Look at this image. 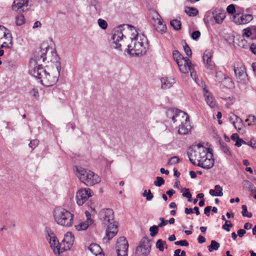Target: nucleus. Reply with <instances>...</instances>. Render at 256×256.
<instances>
[{"label": "nucleus", "mask_w": 256, "mask_h": 256, "mask_svg": "<svg viewBox=\"0 0 256 256\" xmlns=\"http://www.w3.org/2000/svg\"><path fill=\"white\" fill-rule=\"evenodd\" d=\"M176 112H177L175 114L174 118L172 121L174 124H176V126L182 124V122L189 120L188 116L185 112L179 110Z\"/></svg>", "instance_id": "nucleus-16"}, {"label": "nucleus", "mask_w": 256, "mask_h": 256, "mask_svg": "<svg viewBox=\"0 0 256 256\" xmlns=\"http://www.w3.org/2000/svg\"><path fill=\"white\" fill-rule=\"evenodd\" d=\"M94 195V192L89 188H82L76 192V200L78 205L82 206L84 202Z\"/></svg>", "instance_id": "nucleus-10"}, {"label": "nucleus", "mask_w": 256, "mask_h": 256, "mask_svg": "<svg viewBox=\"0 0 256 256\" xmlns=\"http://www.w3.org/2000/svg\"><path fill=\"white\" fill-rule=\"evenodd\" d=\"M0 49L2 48L10 50L13 46L12 37L9 30L2 26L0 28Z\"/></svg>", "instance_id": "nucleus-8"}, {"label": "nucleus", "mask_w": 256, "mask_h": 256, "mask_svg": "<svg viewBox=\"0 0 256 256\" xmlns=\"http://www.w3.org/2000/svg\"><path fill=\"white\" fill-rule=\"evenodd\" d=\"M253 18L252 16L250 14H241L238 12L232 16V21L238 24H246Z\"/></svg>", "instance_id": "nucleus-13"}, {"label": "nucleus", "mask_w": 256, "mask_h": 256, "mask_svg": "<svg viewBox=\"0 0 256 256\" xmlns=\"http://www.w3.org/2000/svg\"><path fill=\"white\" fill-rule=\"evenodd\" d=\"M167 248V245L165 241H163L162 240H158L156 242V248L159 250L160 252H163L164 250V246Z\"/></svg>", "instance_id": "nucleus-39"}, {"label": "nucleus", "mask_w": 256, "mask_h": 256, "mask_svg": "<svg viewBox=\"0 0 256 256\" xmlns=\"http://www.w3.org/2000/svg\"><path fill=\"white\" fill-rule=\"evenodd\" d=\"M160 22H161L155 24V29L160 34H164L166 32L167 28L166 25L164 23V20Z\"/></svg>", "instance_id": "nucleus-28"}, {"label": "nucleus", "mask_w": 256, "mask_h": 256, "mask_svg": "<svg viewBox=\"0 0 256 256\" xmlns=\"http://www.w3.org/2000/svg\"><path fill=\"white\" fill-rule=\"evenodd\" d=\"M219 144L221 150L226 154L228 156L231 155V151L226 143L224 142L222 140H219Z\"/></svg>", "instance_id": "nucleus-26"}, {"label": "nucleus", "mask_w": 256, "mask_h": 256, "mask_svg": "<svg viewBox=\"0 0 256 256\" xmlns=\"http://www.w3.org/2000/svg\"><path fill=\"white\" fill-rule=\"evenodd\" d=\"M179 160L177 156L172 157L169 160L168 164L171 165L176 164L179 162Z\"/></svg>", "instance_id": "nucleus-56"}, {"label": "nucleus", "mask_w": 256, "mask_h": 256, "mask_svg": "<svg viewBox=\"0 0 256 256\" xmlns=\"http://www.w3.org/2000/svg\"><path fill=\"white\" fill-rule=\"evenodd\" d=\"M99 218L102 222L106 225V236L104 238L106 242L110 240L118 233V225L114 220V212L112 209L102 210L99 213Z\"/></svg>", "instance_id": "nucleus-2"}, {"label": "nucleus", "mask_w": 256, "mask_h": 256, "mask_svg": "<svg viewBox=\"0 0 256 256\" xmlns=\"http://www.w3.org/2000/svg\"><path fill=\"white\" fill-rule=\"evenodd\" d=\"M220 247V244L214 240H212L210 244L208 246V250L210 252L214 250H217Z\"/></svg>", "instance_id": "nucleus-36"}, {"label": "nucleus", "mask_w": 256, "mask_h": 256, "mask_svg": "<svg viewBox=\"0 0 256 256\" xmlns=\"http://www.w3.org/2000/svg\"><path fill=\"white\" fill-rule=\"evenodd\" d=\"M178 66L180 70L184 74H188L189 72H191L192 69V64L190 60L186 58L183 60H181ZM190 74L192 76V72H190Z\"/></svg>", "instance_id": "nucleus-15"}, {"label": "nucleus", "mask_w": 256, "mask_h": 256, "mask_svg": "<svg viewBox=\"0 0 256 256\" xmlns=\"http://www.w3.org/2000/svg\"><path fill=\"white\" fill-rule=\"evenodd\" d=\"M174 244L177 246H188L189 244L188 242L186 240H181L180 241H176L174 242Z\"/></svg>", "instance_id": "nucleus-55"}, {"label": "nucleus", "mask_w": 256, "mask_h": 256, "mask_svg": "<svg viewBox=\"0 0 256 256\" xmlns=\"http://www.w3.org/2000/svg\"><path fill=\"white\" fill-rule=\"evenodd\" d=\"M242 214L243 216L248 217V218H250L252 216V214L250 212H248L247 210V206L246 205H242Z\"/></svg>", "instance_id": "nucleus-44"}, {"label": "nucleus", "mask_w": 256, "mask_h": 256, "mask_svg": "<svg viewBox=\"0 0 256 256\" xmlns=\"http://www.w3.org/2000/svg\"><path fill=\"white\" fill-rule=\"evenodd\" d=\"M162 88L168 89L172 87L175 82L174 79L172 78H163L161 79Z\"/></svg>", "instance_id": "nucleus-20"}, {"label": "nucleus", "mask_w": 256, "mask_h": 256, "mask_svg": "<svg viewBox=\"0 0 256 256\" xmlns=\"http://www.w3.org/2000/svg\"><path fill=\"white\" fill-rule=\"evenodd\" d=\"M90 251L91 252L97 256L98 254L100 252V246L95 244H91L88 248Z\"/></svg>", "instance_id": "nucleus-30"}, {"label": "nucleus", "mask_w": 256, "mask_h": 256, "mask_svg": "<svg viewBox=\"0 0 256 256\" xmlns=\"http://www.w3.org/2000/svg\"><path fill=\"white\" fill-rule=\"evenodd\" d=\"M98 23L100 27L103 30H106L108 27L107 22L104 20L99 18L98 20Z\"/></svg>", "instance_id": "nucleus-49"}, {"label": "nucleus", "mask_w": 256, "mask_h": 256, "mask_svg": "<svg viewBox=\"0 0 256 256\" xmlns=\"http://www.w3.org/2000/svg\"><path fill=\"white\" fill-rule=\"evenodd\" d=\"M191 126L190 124L189 120H186L185 122H182L178 125V133L180 134L185 135L189 133L191 130Z\"/></svg>", "instance_id": "nucleus-18"}, {"label": "nucleus", "mask_w": 256, "mask_h": 256, "mask_svg": "<svg viewBox=\"0 0 256 256\" xmlns=\"http://www.w3.org/2000/svg\"><path fill=\"white\" fill-rule=\"evenodd\" d=\"M74 236L70 232H68L64 235L62 242L66 244L65 249H70L74 244Z\"/></svg>", "instance_id": "nucleus-19"}, {"label": "nucleus", "mask_w": 256, "mask_h": 256, "mask_svg": "<svg viewBox=\"0 0 256 256\" xmlns=\"http://www.w3.org/2000/svg\"><path fill=\"white\" fill-rule=\"evenodd\" d=\"M24 23V18L22 14L18 15L16 17V24L18 26H22Z\"/></svg>", "instance_id": "nucleus-46"}, {"label": "nucleus", "mask_w": 256, "mask_h": 256, "mask_svg": "<svg viewBox=\"0 0 256 256\" xmlns=\"http://www.w3.org/2000/svg\"><path fill=\"white\" fill-rule=\"evenodd\" d=\"M232 224L231 223L230 221V220H226L225 224L222 226V228L224 230H226V232H230V229L229 228L230 227H232Z\"/></svg>", "instance_id": "nucleus-52"}, {"label": "nucleus", "mask_w": 256, "mask_h": 256, "mask_svg": "<svg viewBox=\"0 0 256 256\" xmlns=\"http://www.w3.org/2000/svg\"><path fill=\"white\" fill-rule=\"evenodd\" d=\"M54 216L56 222L64 227H70L72 225L74 215L68 210L58 208L54 212Z\"/></svg>", "instance_id": "nucleus-5"}, {"label": "nucleus", "mask_w": 256, "mask_h": 256, "mask_svg": "<svg viewBox=\"0 0 256 256\" xmlns=\"http://www.w3.org/2000/svg\"><path fill=\"white\" fill-rule=\"evenodd\" d=\"M246 144H247L252 148H256V140L254 139H252L250 141L246 142Z\"/></svg>", "instance_id": "nucleus-59"}, {"label": "nucleus", "mask_w": 256, "mask_h": 256, "mask_svg": "<svg viewBox=\"0 0 256 256\" xmlns=\"http://www.w3.org/2000/svg\"><path fill=\"white\" fill-rule=\"evenodd\" d=\"M244 186L250 192H254L256 190L254 186L250 182L247 180L244 181Z\"/></svg>", "instance_id": "nucleus-37"}, {"label": "nucleus", "mask_w": 256, "mask_h": 256, "mask_svg": "<svg viewBox=\"0 0 256 256\" xmlns=\"http://www.w3.org/2000/svg\"><path fill=\"white\" fill-rule=\"evenodd\" d=\"M232 124L238 132H240V131L244 128L242 120L239 117H236V121H233Z\"/></svg>", "instance_id": "nucleus-23"}, {"label": "nucleus", "mask_w": 256, "mask_h": 256, "mask_svg": "<svg viewBox=\"0 0 256 256\" xmlns=\"http://www.w3.org/2000/svg\"><path fill=\"white\" fill-rule=\"evenodd\" d=\"M228 13L230 14H234L236 12V10L234 4L229 5L226 8Z\"/></svg>", "instance_id": "nucleus-54"}, {"label": "nucleus", "mask_w": 256, "mask_h": 256, "mask_svg": "<svg viewBox=\"0 0 256 256\" xmlns=\"http://www.w3.org/2000/svg\"><path fill=\"white\" fill-rule=\"evenodd\" d=\"M45 232L46 233V238L48 240V242L57 238L54 232L50 228L46 227L45 228Z\"/></svg>", "instance_id": "nucleus-24"}, {"label": "nucleus", "mask_w": 256, "mask_h": 256, "mask_svg": "<svg viewBox=\"0 0 256 256\" xmlns=\"http://www.w3.org/2000/svg\"><path fill=\"white\" fill-rule=\"evenodd\" d=\"M212 56V52L210 50H206L203 56V60L204 64H206V66L210 68H212L210 67L212 66L211 59Z\"/></svg>", "instance_id": "nucleus-21"}, {"label": "nucleus", "mask_w": 256, "mask_h": 256, "mask_svg": "<svg viewBox=\"0 0 256 256\" xmlns=\"http://www.w3.org/2000/svg\"><path fill=\"white\" fill-rule=\"evenodd\" d=\"M133 31L136 32L135 28L130 24H123L117 26L114 30L112 36V42L111 47L114 49L122 50V46L124 44V38H126L127 34Z\"/></svg>", "instance_id": "nucleus-3"}, {"label": "nucleus", "mask_w": 256, "mask_h": 256, "mask_svg": "<svg viewBox=\"0 0 256 256\" xmlns=\"http://www.w3.org/2000/svg\"><path fill=\"white\" fill-rule=\"evenodd\" d=\"M178 109H169L166 112L168 118L171 119L172 121L174 118L175 114H176Z\"/></svg>", "instance_id": "nucleus-41"}, {"label": "nucleus", "mask_w": 256, "mask_h": 256, "mask_svg": "<svg viewBox=\"0 0 256 256\" xmlns=\"http://www.w3.org/2000/svg\"><path fill=\"white\" fill-rule=\"evenodd\" d=\"M151 15L152 18L154 21V24L161 22H162L163 20L162 19L160 14L156 11L153 10L151 12Z\"/></svg>", "instance_id": "nucleus-32"}, {"label": "nucleus", "mask_w": 256, "mask_h": 256, "mask_svg": "<svg viewBox=\"0 0 256 256\" xmlns=\"http://www.w3.org/2000/svg\"><path fill=\"white\" fill-rule=\"evenodd\" d=\"M66 244L62 242V241L58 244V252H56H56H54V254L58 255V256H60V255L63 252L66 251V250H69L70 249H65V246H66Z\"/></svg>", "instance_id": "nucleus-35"}, {"label": "nucleus", "mask_w": 256, "mask_h": 256, "mask_svg": "<svg viewBox=\"0 0 256 256\" xmlns=\"http://www.w3.org/2000/svg\"><path fill=\"white\" fill-rule=\"evenodd\" d=\"M147 46L146 37L136 34L134 38H131V42L127 46V52L132 56H142L146 53Z\"/></svg>", "instance_id": "nucleus-4"}, {"label": "nucleus", "mask_w": 256, "mask_h": 256, "mask_svg": "<svg viewBox=\"0 0 256 256\" xmlns=\"http://www.w3.org/2000/svg\"><path fill=\"white\" fill-rule=\"evenodd\" d=\"M216 192L217 196H222L223 195L222 188L220 185L215 186Z\"/></svg>", "instance_id": "nucleus-53"}, {"label": "nucleus", "mask_w": 256, "mask_h": 256, "mask_svg": "<svg viewBox=\"0 0 256 256\" xmlns=\"http://www.w3.org/2000/svg\"><path fill=\"white\" fill-rule=\"evenodd\" d=\"M80 180L86 186H90L100 182L99 176L90 170L80 168H76Z\"/></svg>", "instance_id": "nucleus-6"}, {"label": "nucleus", "mask_w": 256, "mask_h": 256, "mask_svg": "<svg viewBox=\"0 0 256 256\" xmlns=\"http://www.w3.org/2000/svg\"><path fill=\"white\" fill-rule=\"evenodd\" d=\"M38 143L39 141L36 139L31 140L28 146L32 148V150L38 145Z\"/></svg>", "instance_id": "nucleus-51"}, {"label": "nucleus", "mask_w": 256, "mask_h": 256, "mask_svg": "<svg viewBox=\"0 0 256 256\" xmlns=\"http://www.w3.org/2000/svg\"><path fill=\"white\" fill-rule=\"evenodd\" d=\"M246 122L248 123V126H253L256 125V118L254 115H249L246 120Z\"/></svg>", "instance_id": "nucleus-40"}, {"label": "nucleus", "mask_w": 256, "mask_h": 256, "mask_svg": "<svg viewBox=\"0 0 256 256\" xmlns=\"http://www.w3.org/2000/svg\"><path fill=\"white\" fill-rule=\"evenodd\" d=\"M150 252V251L148 250L146 252V250L142 248V246H138L136 248V256H147Z\"/></svg>", "instance_id": "nucleus-33"}, {"label": "nucleus", "mask_w": 256, "mask_h": 256, "mask_svg": "<svg viewBox=\"0 0 256 256\" xmlns=\"http://www.w3.org/2000/svg\"><path fill=\"white\" fill-rule=\"evenodd\" d=\"M55 54L56 60L55 62V66L57 70L56 76H52L49 73L46 71L42 65H38L35 60L34 61V67L32 66V68L29 70L30 74L32 76L37 79L40 80L41 84L46 86H50L55 84L58 82L60 75L61 65L58 61L59 58H56L58 56L56 54Z\"/></svg>", "instance_id": "nucleus-1"}, {"label": "nucleus", "mask_w": 256, "mask_h": 256, "mask_svg": "<svg viewBox=\"0 0 256 256\" xmlns=\"http://www.w3.org/2000/svg\"><path fill=\"white\" fill-rule=\"evenodd\" d=\"M182 192V196L184 197H186L188 198V202H191L192 200V194L190 192L189 189L188 188H184Z\"/></svg>", "instance_id": "nucleus-42"}, {"label": "nucleus", "mask_w": 256, "mask_h": 256, "mask_svg": "<svg viewBox=\"0 0 256 256\" xmlns=\"http://www.w3.org/2000/svg\"><path fill=\"white\" fill-rule=\"evenodd\" d=\"M210 18H213L216 23L221 24L226 18V12L224 10H215L212 12H208L204 18V22L206 20H208Z\"/></svg>", "instance_id": "nucleus-12"}, {"label": "nucleus", "mask_w": 256, "mask_h": 256, "mask_svg": "<svg viewBox=\"0 0 256 256\" xmlns=\"http://www.w3.org/2000/svg\"><path fill=\"white\" fill-rule=\"evenodd\" d=\"M204 96L205 100L211 108H214L217 106V102L214 97L213 95L208 92V90L206 88H204Z\"/></svg>", "instance_id": "nucleus-17"}, {"label": "nucleus", "mask_w": 256, "mask_h": 256, "mask_svg": "<svg viewBox=\"0 0 256 256\" xmlns=\"http://www.w3.org/2000/svg\"><path fill=\"white\" fill-rule=\"evenodd\" d=\"M196 152L195 150H193L187 152V155L188 157L189 160L194 165L197 166L207 170L212 168L214 166V159L213 158H208L207 156H206L203 160H200L199 162L196 164L194 158H192L193 154H194L196 156Z\"/></svg>", "instance_id": "nucleus-9"}, {"label": "nucleus", "mask_w": 256, "mask_h": 256, "mask_svg": "<svg viewBox=\"0 0 256 256\" xmlns=\"http://www.w3.org/2000/svg\"><path fill=\"white\" fill-rule=\"evenodd\" d=\"M160 222L158 224L157 226L158 228H162L164 226H166L168 224V220H166L164 218H160Z\"/></svg>", "instance_id": "nucleus-58"}, {"label": "nucleus", "mask_w": 256, "mask_h": 256, "mask_svg": "<svg viewBox=\"0 0 256 256\" xmlns=\"http://www.w3.org/2000/svg\"><path fill=\"white\" fill-rule=\"evenodd\" d=\"M222 84L226 88H232L234 87V83L232 80L228 77H224L222 81Z\"/></svg>", "instance_id": "nucleus-31"}, {"label": "nucleus", "mask_w": 256, "mask_h": 256, "mask_svg": "<svg viewBox=\"0 0 256 256\" xmlns=\"http://www.w3.org/2000/svg\"><path fill=\"white\" fill-rule=\"evenodd\" d=\"M142 196L144 197H146V200L148 201L151 200L154 196L150 190H149L148 191L144 190L142 194Z\"/></svg>", "instance_id": "nucleus-45"}, {"label": "nucleus", "mask_w": 256, "mask_h": 256, "mask_svg": "<svg viewBox=\"0 0 256 256\" xmlns=\"http://www.w3.org/2000/svg\"><path fill=\"white\" fill-rule=\"evenodd\" d=\"M200 36V32L198 30L194 31L192 34V38L194 40H197Z\"/></svg>", "instance_id": "nucleus-57"}, {"label": "nucleus", "mask_w": 256, "mask_h": 256, "mask_svg": "<svg viewBox=\"0 0 256 256\" xmlns=\"http://www.w3.org/2000/svg\"><path fill=\"white\" fill-rule=\"evenodd\" d=\"M28 0H14L12 9L16 12H25L28 10Z\"/></svg>", "instance_id": "nucleus-14"}, {"label": "nucleus", "mask_w": 256, "mask_h": 256, "mask_svg": "<svg viewBox=\"0 0 256 256\" xmlns=\"http://www.w3.org/2000/svg\"><path fill=\"white\" fill-rule=\"evenodd\" d=\"M246 232L244 229H240L238 231V235L240 237L242 238L244 236V235L246 234Z\"/></svg>", "instance_id": "nucleus-63"}, {"label": "nucleus", "mask_w": 256, "mask_h": 256, "mask_svg": "<svg viewBox=\"0 0 256 256\" xmlns=\"http://www.w3.org/2000/svg\"><path fill=\"white\" fill-rule=\"evenodd\" d=\"M246 144V142L245 141H244L242 138H239L238 140H237L236 141L235 145L238 147H240L242 146V144Z\"/></svg>", "instance_id": "nucleus-60"}, {"label": "nucleus", "mask_w": 256, "mask_h": 256, "mask_svg": "<svg viewBox=\"0 0 256 256\" xmlns=\"http://www.w3.org/2000/svg\"><path fill=\"white\" fill-rule=\"evenodd\" d=\"M244 35L246 37H250L252 33L250 28H246L244 30Z\"/></svg>", "instance_id": "nucleus-61"}, {"label": "nucleus", "mask_w": 256, "mask_h": 256, "mask_svg": "<svg viewBox=\"0 0 256 256\" xmlns=\"http://www.w3.org/2000/svg\"><path fill=\"white\" fill-rule=\"evenodd\" d=\"M172 56L174 60L176 61L177 64H179V63L181 62V60H183L186 58H184L177 50H174L172 52Z\"/></svg>", "instance_id": "nucleus-27"}, {"label": "nucleus", "mask_w": 256, "mask_h": 256, "mask_svg": "<svg viewBox=\"0 0 256 256\" xmlns=\"http://www.w3.org/2000/svg\"><path fill=\"white\" fill-rule=\"evenodd\" d=\"M138 246H142V248H145L146 250V252H148V250H150V244L149 240L146 238H143L140 243V245Z\"/></svg>", "instance_id": "nucleus-25"}, {"label": "nucleus", "mask_w": 256, "mask_h": 256, "mask_svg": "<svg viewBox=\"0 0 256 256\" xmlns=\"http://www.w3.org/2000/svg\"><path fill=\"white\" fill-rule=\"evenodd\" d=\"M184 12L190 16H194L198 14V10L194 7H186Z\"/></svg>", "instance_id": "nucleus-29"}, {"label": "nucleus", "mask_w": 256, "mask_h": 256, "mask_svg": "<svg viewBox=\"0 0 256 256\" xmlns=\"http://www.w3.org/2000/svg\"><path fill=\"white\" fill-rule=\"evenodd\" d=\"M184 49L186 54L188 56L190 57L192 55V52L188 45L185 42L184 45Z\"/></svg>", "instance_id": "nucleus-50"}, {"label": "nucleus", "mask_w": 256, "mask_h": 256, "mask_svg": "<svg viewBox=\"0 0 256 256\" xmlns=\"http://www.w3.org/2000/svg\"><path fill=\"white\" fill-rule=\"evenodd\" d=\"M91 224H90V222H88V221H86V222L80 223L78 225H76L75 227L76 230L78 231L82 230H86Z\"/></svg>", "instance_id": "nucleus-38"}, {"label": "nucleus", "mask_w": 256, "mask_h": 256, "mask_svg": "<svg viewBox=\"0 0 256 256\" xmlns=\"http://www.w3.org/2000/svg\"><path fill=\"white\" fill-rule=\"evenodd\" d=\"M164 184V180L162 177L157 176L156 180L154 182V184L156 186L160 187Z\"/></svg>", "instance_id": "nucleus-47"}, {"label": "nucleus", "mask_w": 256, "mask_h": 256, "mask_svg": "<svg viewBox=\"0 0 256 256\" xmlns=\"http://www.w3.org/2000/svg\"><path fill=\"white\" fill-rule=\"evenodd\" d=\"M128 244L126 238L124 236L120 237L116 244L118 256H128Z\"/></svg>", "instance_id": "nucleus-11"}, {"label": "nucleus", "mask_w": 256, "mask_h": 256, "mask_svg": "<svg viewBox=\"0 0 256 256\" xmlns=\"http://www.w3.org/2000/svg\"><path fill=\"white\" fill-rule=\"evenodd\" d=\"M196 152V156L194 154H193V156L192 158H193L194 157V161L196 162V160H197L198 162H199L200 160H203L207 155L208 153V150L207 148H203L202 151H201V150H200L198 152Z\"/></svg>", "instance_id": "nucleus-22"}, {"label": "nucleus", "mask_w": 256, "mask_h": 256, "mask_svg": "<svg viewBox=\"0 0 256 256\" xmlns=\"http://www.w3.org/2000/svg\"><path fill=\"white\" fill-rule=\"evenodd\" d=\"M49 244L54 252H56V251L58 252L57 250L58 246L59 244V242L58 238L54 239V240H52V242H50Z\"/></svg>", "instance_id": "nucleus-43"}, {"label": "nucleus", "mask_w": 256, "mask_h": 256, "mask_svg": "<svg viewBox=\"0 0 256 256\" xmlns=\"http://www.w3.org/2000/svg\"><path fill=\"white\" fill-rule=\"evenodd\" d=\"M212 207L211 206H208L206 207L204 209V213L206 214L208 216H210V211L212 210Z\"/></svg>", "instance_id": "nucleus-62"}, {"label": "nucleus", "mask_w": 256, "mask_h": 256, "mask_svg": "<svg viewBox=\"0 0 256 256\" xmlns=\"http://www.w3.org/2000/svg\"><path fill=\"white\" fill-rule=\"evenodd\" d=\"M150 235L151 236H154L158 232V228L157 226H153L150 228Z\"/></svg>", "instance_id": "nucleus-48"}, {"label": "nucleus", "mask_w": 256, "mask_h": 256, "mask_svg": "<svg viewBox=\"0 0 256 256\" xmlns=\"http://www.w3.org/2000/svg\"><path fill=\"white\" fill-rule=\"evenodd\" d=\"M250 49L253 54H256V44H252Z\"/></svg>", "instance_id": "nucleus-64"}, {"label": "nucleus", "mask_w": 256, "mask_h": 256, "mask_svg": "<svg viewBox=\"0 0 256 256\" xmlns=\"http://www.w3.org/2000/svg\"><path fill=\"white\" fill-rule=\"evenodd\" d=\"M232 68L237 82L243 84H246L248 78L244 64L242 62H236Z\"/></svg>", "instance_id": "nucleus-7"}, {"label": "nucleus", "mask_w": 256, "mask_h": 256, "mask_svg": "<svg viewBox=\"0 0 256 256\" xmlns=\"http://www.w3.org/2000/svg\"><path fill=\"white\" fill-rule=\"evenodd\" d=\"M170 24L175 30H178L181 29L182 24L180 20V18H179V19L176 18L171 20Z\"/></svg>", "instance_id": "nucleus-34"}]
</instances>
